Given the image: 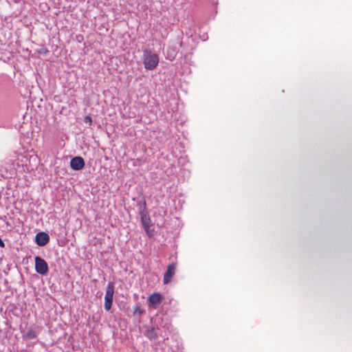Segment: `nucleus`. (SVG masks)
<instances>
[{"mask_svg": "<svg viewBox=\"0 0 352 352\" xmlns=\"http://www.w3.org/2000/svg\"><path fill=\"white\" fill-rule=\"evenodd\" d=\"M142 60L144 67L148 70L155 69L159 63L158 55L148 49L144 50Z\"/></svg>", "mask_w": 352, "mask_h": 352, "instance_id": "f257e3e1", "label": "nucleus"}, {"mask_svg": "<svg viewBox=\"0 0 352 352\" xmlns=\"http://www.w3.org/2000/svg\"><path fill=\"white\" fill-rule=\"evenodd\" d=\"M145 206L146 202L144 201L142 205L140 207L141 208H142V210L140 212L141 215V222L145 232H146L147 236L149 238H153L155 235V230L153 228H152L149 216L145 214L144 212Z\"/></svg>", "mask_w": 352, "mask_h": 352, "instance_id": "f03ea898", "label": "nucleus"}, {"mask_svg": "<svg viewBox=\"0 0 352 352\" xmlns=\"http://www.w3.org/2000/svg\"><path fill=\"white\" fill-rule=\"evenodd\" d=\"M113 294L114 285L113 283H109L106 289V293L104 296V309L106 311H109L111 308Z\"/></svg>", "mask_w": 352, "mask_h": 352, "instance_id": "7ed1b4c3", "label": "nucleus"}, {"mask_svg": "<svg viewBox=\"0 0 352 352\" xmlns=\"http://www.w3.org/2000/svg\"><path fill=\"white\" fill-rule=\"evenodd\" d=\"M35 270L41 275L46 274L49 270L47 262L40 256L35 257Z\"/></svg>", "mask_w": 352, "mask_h": 352, "instance_id": "20e7f679", "label": "nucleus"}, {"mask_svg": "<svg viewBox=\"0 0 352 352\" xmlns=\"http://www.w3.org/2000/svg\"><path fill=\"white\" fill-rule=\"evenodd\" d=\"M177 264L175 263H173L169 264L167 267V270L165 272L163 278L164 284H168L170 282L172 277L174 276L176 272Z\"/></svg>", "mask_w": 352, "mask_h": 352, "instance_id": "39448f33", "label": "nucleus"}, {"mask_svg": "<svg viewBox=\"0 0 352 352\" xmlns=\"http://www.w3.org/2000/svg\"><path fill=\"white\" fill-rule=\"evenodd\" d=\"M163 300V297L161 294L155 292L151 294L148 298V303L150 307L156 308Z\"/></svg>", "mask_w": 352, "mask_h": 352, "instance_id": "423d86ee", "label": "nucleus"}, {"mask_svg": "<svg viewBox=\"0 0 352 352\" xmlns=\"http://www.w3.org/2000/svg\"><path fill=\"white\" fill-rule=\"evenodd\" d=\"M70 166L74 170H80L85 166V161L82 157H74L70 161Z\"/></svg>", "mask_w": 352, "mask_h": 352, "instance_id": "0eeeda50", "label": "nucleus"}, {"mask_svg": "<svg viewBox=\"0 0 352 352\" xmlns=\"http://www.w3.org/2000/svg\"><path fill=\"white\" fill-rule=\"evenodd\" d=\"M35 241L38 245L44 246L49 242L50 236L45 232H38L35 236Z\"/></svg>", "mask_w": 352, "mask_h": 352, "instance_id": "6e6552de", "label": "nucleus"}, {"mask_svg": "<svg viewBox=\"0 0 352 352\" xmlns=\"http://www.w3.org/2000/svg\"><path fill=\"white\" fill-rule=\"evenodd\" d=\"M158 328H150L145 332V336L151 340H155L158 337Z\"/></svg>", "mask_w": 352, "mask_h": 352, "instance_id": "1a4fd4ad", "label": "nucleus"}, {"mask_svg": "<svg viewBox=\"0 0 352 352\" xmlns=\"http://www.w3.org/2000/svg\"><path fill=\"white\" fill-rule=\"evenodd\" d=\"M26 337L28 339H34L36 338V333L34 330L30 329L28 330V332L26 333Z\"/></svg>", "mask_w": 352, "mask_h": 352, "instance_id": "9d476101", "label": "nucleus"}, {"mask_svg": "<svg viewBox=\"0 0 352 352\" xmlns=\"http://www.w3.org/2000/svg\"><path fill=\"white\" fill-rule=\"evenodd\" d=\"M134 311H135V313H137L138 314H142L143 313V310L142 309V308L140 306H136L134 308Z\"/></svg>", "mask_w": 352, "mask_h": 352, "instance_id": "9b49d317", "label": "nucleus"}, {"mask_svg": "<svg viewBox=\"0 0 352 352\" xmlns=\"http://www.w3.org/2000/svg\"><path fill=\"white\" fill-rule=\"evenodd\" d=\"M85 122L91 124L92 122V119L90 116H87L85 118Z\"/></svg>", "mask_w": 352, "mask_h": 352, "instance_id": "f8f14e48", "label": "nucleus"}, {"mask_svg": "<svg viewBox=\"0 0 352 352\" xmlns=\"http://www.w3.org/2000/svg\"><path fill=\"white\" fill-rule=\"evenodd\" d=\"M0 247H1V248L5 247V243L1 239H0Z\"/></svg>", "mask_w": 352, "mask_h": 352, "instance_id": "ddd939ff", "label": "nucleus"}]
</instances>
